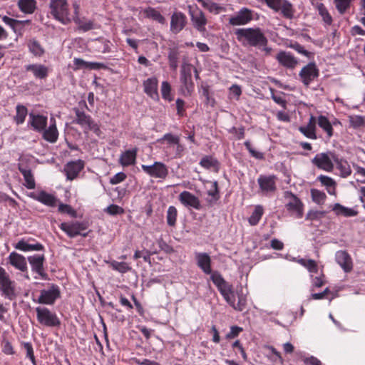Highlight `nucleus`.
Returning a JSON list of instances; mask_svg holds the SVG:
<instances>
[{
  "label": "nucleus",
  "mask_w": 365,
  "mask_h": 365,
  "mask_svg": "<svg viewBox=\"0 0 365 365\" xmlns=\"http://www.w3.org/2000/svg\"><path fill=\"white\" fill-rule=\"evenodd\" d=\"M235 34L237 41L244 46L257 48L264 51L266 56L271 54L272 49L268 46V39L261 28L237 29L235 31Z\"/></svg>",
  "instance_id": "nucleus-1"
},
{
  "label": "nucleus",
  "mask_w": 365,
  "mask_h": 365,
  "mask_svg": "<svg viewBox=\"0 0 365 365\" xmlns=\"http://www.w3.org/2000/svg\"><path fill=\"white\" fill-rule=\"evenodd\" d=\"M84 109H88L86 101L81 100L78 102V106L73 108L75 113V118L72 123L78 124L84 128V133L88 130L93 131L97 136H100L101 130L99 125L93 120L92 117L86 114Z\"/></svg>",
  "instance_id": "nucleus-2"
},
{
  "label": "nucleus",
  "mask_w": 365,
  "mask_h": 365,
  "mask_svg": "<svg viewBox=\"0 0 365 365\" xmlns=\"http://www.w3.org/2000/svg\"><path fill=\"white\" fill-rule=\"evenodd\" d=\"M194 66L188 62H183L180 70V92L184 96H190L194 91L195 84L192 78Z\"/></svg>",
  "instance_id": "nucleus-3"
},
{
  "label": "nucleus",
  "mask_w": 365,
  "mask_h": 365,
  "mask_svg": "<svg viewBox=\"0 0 365 365\" xmlns=\"http://www.w3.org/2000/svg\"><path fill=\"white\" fill-rule=\"evenodd\" d=\"M49 7L51 14L55 19L63 24L71 23L69 17L68 4L66 0H51Z\"/></svg>",
  "instance_id": "nucleus-4"
},
{
  "label": "nucleus",
  "mask_w": 365,
  "mask_h": 365,
  "mask_svg": "<svg viewBox=\"0 0 365 365\" xmlns=\"http://www.w3.org/2000/svg\"><path fill=\"white\" fill-rule=\"evenodd\" d=\"M0 292L6 299L14 300L16 298V282L12 280L6 271L0 266Z\"/></svg>",
  "instance_id": "nucleus-5"
},
{
  "label": "nucleus",
  "mask_w": 365,
  "mask_h": 365,
  "mask_svg": "<svg viewBox=\"0 0 365 365\" xmlns=\"http://www.w3.org/2000/svg\"><path fill=\"white\" fill-rule=\"evenodd\" d=\"M61 297L60 287L56 284H48V289L40 291V295L34 302L41 304L53 305L57 299Z\"/></svg>",
  "instance_id": "nucleus-6"
},
{
  "label": "nucleus",
  "mask_w": 365,
  "mask_h": 365,
  "mask_svg": "<svg viewBox=\"0 0 365 365\" xmlns=\"http://www.w3.org/2000/svg\"><path fill=\"white\" fill-rule=\"evenodd\" d=\"M36 319L42 326L47 327H58L61 325V320L55 312H51L45 307L36 308Z\"/></svg>",
  "instance_id": "nucleus-7"
},
{
  "label": "nucleus",
  "mask_w": 365,
  "mask_h": 365,
  "mask_svg": "<svg viewBox=\"0 0 365 365\" xmlns=\"http://www.w3.org/2000/svg\"><path fill=\"white\" fill-rule=\"evenodd\" d=\"M284 197L285 199L289 200L285 205L289 212L294 214L297 218L302 217L304 215V204L302 200L291 191H285Z\"/></svg>",
  "instance_id": "nucleus-8"
},
{
  "label": "nucleus",
  "mask_w": 365,
  "mask_h": 365,
  "mask_svg": "<svg viewBox=\"0 0 365 365\" xmlns=\"http://www.w3.org/2000/svg\"><path fill=\"white\" fill-rule=\"evenodd\" d=\"M299 76L304 85L308 86L314 78L319 77V70L316 63L311 61L301 69Z\"/></svg>",
  "instance_id": "nucleus-9"
},
{
  "label": "nucleus",
  "mask_w": 365,
  "mask_h": 365,
  "mask_svg": "<svg viewBox=\"0 0 365 365\" xmlns=\"http://www.w3.org/2000/svg\"><path fill=\"white\" fill-rule=\"evenodd\" d=\"M143 170L150 177L165 179L168 175V167L162 162H155L151 165H142Z\"/></svg>",
  "instance_id": "nucleus-10"
},
{
  "label": "nucleus",
  "mask_w": 365,
  "mask_h": 365,
  "mask_svg": "<svg viewBox=\"0 0 365 365\" xmlns=\"http://www.w3.org/2000/svg\"><path fill=\"white\" fill-rule=\"evenodd\" d=\"M60 229L66 233V235L73 238L79 235L81 232L86 230L88 228L87 222H62L59 225Z\"/></svg>",
  "instance_id": "nucleus-11"
},
{
  "label": "nucleus",
  "mask_w": 365,
  "mask_h": 365,
  "mask_svg": "<svg viewBox=\"0 0 365 365\" xmlns=\"http://www.w3.org/2000/svg\"><path fill=\"white\" fill-rule=\"evenodd\" d=\"M189 14L193 27L199 32L204 33L206 31L205 26L207 24V20L203 11L197 7L195 10H192L191 6H189Z\"/></svg>",
  "instance_id": "nucleus-12"
},
{
  "label": "nucleus",
  "mask_w": 365,
  "mask_h": 365,
  "mask_svg": "<svg viewBox=\"0 0 365 365\" xmlns=\"http://www.w3.org/2000/svg\"><path fill=\"white\" fill-rule=\"evenodd\" d=\"M27 259L34 272L40 275L43 279L46 280L48 279V274L45 272L43 267L46 261L43 254L29 256Z\"/></svg>",
  "instance_id": "nucleus-13"
},
{
  "label": "nucleus",
  "mask_w": 365,
  "mask_h": 365,
  "mask_svg": "<svg viewBox=\"0 0 365 365\" xmlns=\"http://www.w3.org/2000/svg\"><path fill=\"white\" fill-rule=\"evenodd\" d=\"M253 19V11L243 7L235 16L229 19V24L232 26L245 25Z\"/></svg>",
  "instance_id": "nucleus-14"
},
{
  "label": "nucleus",
  "mask_w": 365,
  "mask_h": 365,
  "mask_svg": "<svg viewBox=\"0 0 365 365\" xmlns=\"http://www.w3.org/2000/svg\"><path fill=\"white\" fill-rule=\"evenodd\" d=\"M187 24V18L182 11H175L170 17V31L174 34H179Z\"/></svg>",
  "instance_id": "nucleus-15"
},
{
  "label": "nucleus",
  "mask_w": 365,
  "mask_h": 365,
  "mask_svg": "<svg viewBox=\"0 0 365 365\" xmlns=\"http://www.w3.org/2000/svg\"><path fill=\"white\" fill-rule=\"evenodd\" d=\"M29 116L28 126L31 127L33 130L41 133L47 127L48 118L46 115L31 112Z\"/></svg>",
  "instance_id": "nucleus-16"
},
{
  "label": "nucleus",
  "mask_w": 365,
  "mask_h": 365,
  "mask_svg": "<svg viewBox=\"0 0 365 365\" xmlns=\"http://www.w3.org/2000/svg\"><path fill=\"white\" fill-rule=\"evenodd\" d=\"M84 166L85 163L81 159L68 162L64 167V172L67 179L73 180L76 178L79 173L84 168Z\"/></svg>",
  "instance_id": "nucleus-17"
},
{
  "label": "nucleus",
  "mask_w": 365,
  "mask_h": 365,
  "mask_svg": "<svg viewBox=\"0 0 365 365\" xmlns=\"http://www.w3.org/2000/svg\"><path fill=\"white\" fill-rule=\"evenodd\" d=\"M29 197L51 207H56L58 202V200L55 195L50 194L45 190H41L38 193L31 192Z\"/></svg>",
  "instance_id": "nucleus-18"
},
{
  "label": "nucleus",
  "mask_w": 365,
  "mask_h": 365,
  "mask_svg": "<svg viewBox=\"0 0 365 365\" xmlns=\"http://www.w3.org/2000/svg\"><path fill=\"white\" fill-rule=\"evenodd\" d=\"M312 163L319 169L331 172L334 169V164L327 153H322L315 155Z\"/></svg>",
  "instance_id": "nucleus-19"
},
{
  "label": "nucleus",
  "mask_w": 365,
  "mask_h": 365,
  "mask_svg": "<svg viewBox=\"0 0 365 365\" xmlns=\"http://www.w3.org/2000/svg\"><path fill=\"white\" fill-rule=\"evenodd\" d=\"M178 199L187 207H192L195 210H200L202 208L199 198L188 191H182L179 195Z\"/></svg>",
  "instance_id": "nucleus-20"
},
{
  "label": "nucleus",
  "mask_w": 365,
  "mask_h": 365,
  "mask_svg": "<svg viewBox=\"0 0 365 365\" xmlns=\"http://www.w3.org/2000/svg\"><path fill=\"white\" fill-rule=\"evenodd\" d=\"M276 176L260 175L257 179L259 188L263 192H274L276 187Z\"/></svg>",
  "instance_id": "nucleus-21"
},
{
  "label": "nucleus",
  "mask_w": 365,
  "mask_h": 365,
  "mask_svg": "<svg viewBox=\"0 0 365 365\" xmlns=\"http://www.w3.org/2000/svg\"><path fill=\"white\" fill-rule=\"evenodd\" d=\"M335 259L345 272H350L352 270L353 262L347 251H337L335 255Z\"/></svg>",
  "instance_id": "nucleus-22"
},
{
  "label": "nucleus",
  "mask_w": 365,
  "mask_h": 365,
  "mask_svg": "<svg viewBox=\"0 0 365 365\" xmlns=\"http://www.w3.org/2000/svg\"><path fill=\"white\" fill-rule=\"evenodd\" d=\"M144 92L152 99L155 101L159 100L158 92V81L155 76L145 80L143 83Z\"/></svg>",
  "instance_id": "nucleus-23"
},
{
  "label": "nucleus",
  "mask_w": 365,
  "mask_h": 365,
  "mask_svg": "<svg viewBox=\"0 0 365 365\" xmlns=\"http://www.w3.org/2000/svg\"><path fill=\"white\" fill-rule=\"evenodd\" d=\"M276 59L280 65L289 69L294 68L298 64L297 59L291 53L284 51H280Z\"/></svg>",
  "instance_id": "nucleus-24"
},
{
  "label": "nucleus",
  "mask_w": 365,
  "mask_h": 365,
  "mask_svg": "<svg viewBox=\"0 0 365 365\" xmlns=\"http://www.w3.org/2000/svg\"><path fill=\"white\" fill-rule=\"evenodd\" d=\"M29 241H35L33 238H29L27 241L24 239L20 240L16 244L14 245V248L22 252L29 251H43L44 246L40 243L36 242L35 244L29 243Z\"/></svg>",
  "instance_id": "nucleus-25"
},
{
  "label": "nucleus",
  "mask_w": 365,
  "mask_h": 365,
  "mask_svg": "<svg viewBox=\"0 0 365 365\" xmlns=\"http://www.w3.org/2000/svg\"><path fill=\"white\" fill-rule=\"evenodd\" d=\"M9 263L23 272L27 271V262L24 256L16 252H12L8 257Z\"/></svg>",
  "instance_id": "nucleus-26"
},
{
  "label": "nucleus",
  "mask_w": 365,
  "mask_h": 365,
  "mask_svg": "<svg viewBox=\"0 0 365 365\" xmlns=\"http://www.w3.org/2000/svg\"><path fill=\"white\" fill-rule=\"evenodd\" d=\"M195 259L197 266L202 270L205 274H210L212 273V261L210 255L207 253L197 252L195 253Z\"/></svg>",
  "instance_id": "nucleus-27"
},
{
  "label": "nucleus",
  "mask_w": 365,
  "mask_h": 365,
  "mask_svg": "<svg viewBox=\"0 0 365 365\" xmlns=\"http://www.w3.org/2000/svg\"><path fill=\"white\" fill-rule=\"evenodd\" d=\"M50 123L48 128H46L41 133H42V137L45 140L51 143H53L58 140V131L56 128V120L54 118H51Z\"/></svg>",
  "instance_id": "nucleus-28"
},
{
  "label": "nucleus",
  "mask_w": 365,
  "mask_h": 365,
  "mask_svg": "<svg viewBox=\"0 0 365 365\" xmlns=\"http://www.w3.org/2000/svg\"><path fill=\"white\" fill-rule=\"evenodd\" d=\"M26 71L33 73L34 76L38 79H45L48 77L49 70L48 68L43 64H29L25 66Z\"/></svg>",
  "instance_id": "nucleus-29"
},
{
  "label": "nucleus",
  "mask_w": 365,
  "mask_h": 365,
  "mask_svg": "<svg viewBox=\"0 0 365 365\" xmlns=\"http://www.w3.org/2000/svg\"><path fill=\"white\" fill-rule=\"evenodd\" d=\"M18 168L19 172L24 176L25 180V187L28 189H34L36 182L31 170L26 165L19 164Z\"/></svg>",
  "instance_id": "nucleus-30"
},
{
  "label": "nucleus",
  "mask_w": 365,
  "mask_h": 365,
  "mask_svg": "<svg viewBox=\"0 0 365 365\" xmlns=\"http://www.w3.org/2000/svg\"><path fill=\"white\" fill-rule=\"evenodd\" d=\"M316 123V118L312 115L307 125L306 126H300L299 130L307 138L315 140L317 138Z\"/></svg>",
  "instance_id": "nucleus-31"
},
{
  "label": "nucleus",
  "mask_w": 365,
  "mask_h": 365,
  "mask_svg": "<svg viewBox=\"0 0 365 365\" xmlns=\"http://www.w3.org/2000/svg\"><path fill=\"white\" fill-rule=\"evenodd\" d=\"M137 153V148H135L132 150H125L120 155L119 158V163L123 167L134 165L136 160Z\"/></svg>",
  "instance_id": "nucleus-32"
},
{
  "label": "nucleus",
  "mask_w": 365,
  "mask_h": 365,
  "mask_svg": "<svg viewBox=\"0 0 365 365\" xmlns=\"http://www.w3.org/2000/svg\"><path fill=\"white\" fill-rule=\"evenodd\" d=\"M311 3L312 6L318 11L319 14L322 18L323 21L330 26L333 22V19L330 15L329 11L323 3L319 2L317 0H312Z\"/></svg>",
  "instance_id": "nucleus-33"
},
{
  "label": "nucleus",
  "mask_w": 365,
  "mask_h": 365,
  "mask_svg": "<svg viewBox=\"0 0 365 365\" xmlns=\"http://www.w3.org/2000/svg\"><path fill=\"white\" fill-rule=\"evenodd\" d=\"M200 165L205 169L212 168L215 173H218L220 169V163L217 159L212 155H205L199 163Z\"/></svg>",
  "instance_id": "nucleus-34"
},
{
  "label": "nucleus",
  "mask_w": 365,
  "mask_h": 365,
  "mask_svg": "<svg viewBox=\"0 0 365 365\" xmlns=\"http://www.w3.org/2000/svg\"><path fill=\"white\" fill-rule=\"evenodd\" d=\"M74 9V16L73 17V21L78 25V28L83 31H88L89 30L93 29V24L92 21H89L86 23H82L81 20L79 18V5L78 4H73Z\"/></svg>",
  "instance_id": "nucleus-35"
},
{
  "label": "nucleus",
  "mask_w": 365,
  "mask_h": 365,
  "mask_svg": "<svg viewBox=\"0 0 365 365\" xmlns=\"http://www.w3.org/2000/svg\"><path fill=\"white\" fill-rule=\"evenodd\" d=\"M332 210L335 212L336 215L344 217H354L358 215V212L351 208L346 207L340 203H335L332 207Z\"/></svg>",
  "instance_id": "nucleus-36"
},
{
  "label": "nucleus",
  "mask_w": 365,
  "mask_h": 365,
  "mask_svg": "<svg viewBox=\"0 0 365 365\" xmlns=\"http://www.w3.org/2000/svg\"><path fill=\"white\" fill-rule=\"evenodd\" d=\"M36 0H19L18 6L19 10L26 14H33L37 8Z\"/></svg>",
  "instance_id": "nucleus-37"
},
{
  "label": "nucleus",
  "mask_w": 365,
  "mask_h": 365,
  "mask_svg": "<svg viewBox=\"0 0 365 365\" xmlns=\"http://www.w3.org/2000/svg\"><path fill=\"white\" fill-rule=\"evenodd\" d=\"M143 14L145 18L158 21L161 24H164L166 21L165 18L155 8L148 6L143 10Z\"/></svg>",
  "instance_id": "nucleus-38"
},
{
  "label": "nucleus",
  "mask_w": 365,
  "mask_h": 365,
  "mask_svg": "<svg viewBox=\"0 0 365 365\" xmlns=\"http://www.w3.org/2000/svg\"><path fill=\"white\" fill-rule=\"evenodd\" d=\"M29 51L36 57H41L45 53V49L36 38L30 39L27 43Z\"/></svg>",
  "instance_id": "nucleus-39"
},
{
  "label": "nucleus",
  "mask_w": 365,
  "mask_h": 365,
  "mask_svg": "<svg viewBox=\"0 0 365 365\" xmlns=\"http://www.w3.org/2000/svg\"><path fill=\"white\" fill-rule=\"evenodd\" d=\"M317 124L324 132H326L329 138L333 135L334 129L332 124L327 116L323 115H319L317 119Z\"/></svg>",
  "instance_id": "nucleus-40"
},
{
  "label": "nucleus",
  "mask_w": 365,
  "mask_h": 365,
  "mask_svg": "<svg viewBox=\"0 0 365 365\" xmlns=\"http://www.w3.org/2000/svg\"><path fill=\"white\" fill-rule=\"evenodd\" d=\"M180 58V51L178 47L170 48L168 49V59L170 68L175 71L178 66Z\"/></svg>",
  "instance_id": "nucleus-41"
},
{
  "label": "nucleus",
  "mask_w": 365,
  "mask_h": 365,
  "mask_svg": "<svg viewBox=\"0 0 365 365\" xmlns=\"http://www.w3.org/2000/svg\"><path fill=\"white\" fill-rule=\"evenodd\" d=\"M197 2L200 3L202 7L207 9L210 13L215 14H220L224 9L219 4L212 2L210 0H197Z\"/></svg>",
  "instance_id": "nucleus-42"
},
{
  "label": "nucleus",
  "mask_w": 365,
  "mask_h": 365,
  "mask_svg": "<svg viewBox=\"0 0 365 365\" xmlns=\"http://www.w3.org/2000/svg\"><path fill=\"white\" fill-rule=\"evenodd\" d=\"M28 114V109L25 106L18 104L16 107V115L14 120L17 125H21L25 121Z\"/></svg>",
  "instance_id": "nucleus-43"
},
{
  "label": "nucleus",
  "mask_w": 365,
  "mask_h": 365,
  "mask_svg": "<svg viewBox=\"0 0 365 365\" xmlns=\"http://www.w3.org/2000/svg\"><path fill=\"white\" fill-rule=\"evenodd\" d=\"M349 127L354 129H359L365 126V116L354 115H349Z\"/></svg>",
  "instance_id": "nucleus-44"
},
{
  "label": "nucleus",
  "mask_w": 365,
  "mask_h": 365,
  "mask_svg": "<svg viewBox=\"0 0 365 365\" xmlns=\"http://www.w3.org/2000/svg\"><path fill=\"white\" fill-rule=\"evenodd\" d=\"M207 195L211 197L207 202L209 205L212 206L220 197L217 181L212 183V189L207 191Z\"/></svg>",
  "instance_id": "nucleus-45"
},
{
  "label": "nucleus",
  "mask_w": 365,
  "mask_h": 365,
  "mask_svg": "<svg viewBox=\"0 0 365 365\" xmlns=\"http://www.w3.org/2000/svg\"><path fill=\"white\" fill-rule=\"evenodd\" d=\"M178 217V210L175 206H170L167 210L166 220L169 227H174L176 226Z\"/></svg>",
  "instance_id": "nucleus-46"
},
{
  "label": "nucleus",
  "mask_w": 365,
  "mask_h": 365,
  "mask_svg": "<svg viewBox=\"0 0 365 365\" xmlns=\"http://www.w3.org/2000/svg\"><path fill=\"white\" fill-rule=\"evenodd\" d=\"M288 47L293 48L297 52H298L300 54H302L307 57L309 59H313L314 57V53L310 51H308L307 50L304 49V46H302L301 44H299L297 41H291L289 44L287 45Z\"/></svg>",
  "instance_id": "nucleus-47"
},
{
  "label": "nucleus",
  "mask_w": 365,
  "mask_h": 365,
  "mask_svg": "<svg viewBox=\"0 0 365 365\" xmlns=\"http://www.w3.org/2000/svg\"><path fill=\"white\" fill-rule=\"evenodd\" d=\"M263 212L264 210L262 206L257 205L251 216L248 219L249 223L252 226L257 225L259 223Z\"/></svg>",
  "instance_id": "nucleus-48"
},
{
  "label": "nucleus",
  "mask_w": 365,
  "mask_h": 365,
  "mask_svg": "<svg viewBox=\"0 0 365 365\" xmlns=\"http://www.w3.org/2000/svg\"><path fill=\"white\" fill-rule=\"evenodd\" d=\"M280 10L284 17L289 19H292L294 17V9L289 1L283 0Z\"/></svg>",
  "instance_id": "nucleus-49"
},
{
  "label": "nucleus",
  "mask_w": 365,
  "mask_h": 365,
  "mask_svg": "<svg viewBox=\"0 0 365 365\" xmlns=\"http://www.w3.org/2000/svg\"><path fill=\"white\" fill-rule=\"evenodd\" d=\"M109 264L113 269L123 274L131 270V267H130L128 264L125 262H117L113 260Z\"/></svg>",
  "instance_id": "nucleus-50"
},
{
  "label": "nucleus",
  "mask_w": 365,
  "mask_h": 365,
  "mask_svg": "<svg viewBox=\"0 0 365 365\" xmlns=\"http://www.w3.org/2000/svg\"><path fill=\"white\" fill-rule=\"evenodd\" d=\"M310 192L312 199L315 203L318 205H322L324 203L325 200L327 199L325 192L314 188L311 189Z\"/></svg>",
  "instance_id": "nucleus-51"
},
{
  "label": "nucleus",
  "mask_w": 365,
  "mask_h": 365,
  "mask_svg": "<svg viewBox=\"0 0 365 365\" xmlns=\"http://www.w3.org/2000/svg\"><path fill=\"white\" fill-rule=\"evenodd\" d=\"M58 206V211L60 213L68 214L73 218L77 217L76 210H75L70 205L64 204L61 202H59Z\"/></svg>",
  "instance_id": "nucleus-52"
},
{
  "label": "nucleus",
  "mask_w": 365,
  "mask_h": 365,
  "mask_svg": "<svg viewBox=\"0 0 365 365\" xmlns=\"http://www.w3.org/2000/svg\"><path fill=\"white\" fill-rule=\"evenodd\" d=\"M299 262L300 263V264L306 267L309 272H318V266L315 260L306 259L302 258L299 260Z\"/></svg>",
  "instance_id": "nucleus-53"
},
{
  "label": "nucleus",
  "mask_w": 365,
  "mask_h": 365,
  "mask_svg": "<svg viewBox=\"0 0 365 365\" xmlns=\"http://www.w3.org/2000/svg\"><path fill=\"white\" fill-rule=\"evenodd\" d=\"M21 345L26 351V357L30 359L33 365H36V361L34 355V348L31 342H21Z\"/></svg>",
  "instance_id": "nucleus-54"
},
{
  "label": "nucleus",
  "mask_w": 365,
  "mask_h": 365,
  "mask_svg": "<svg viewBox=\"0 0 365 365\" xmlns=\"http://www.w3.org/2000/svg\"><path fill=\"white\" fill-rule=\"evenodd\" d=\"M338 170L341 172V176L342 178H346L349 176L351 173V169L350 165L348 164V162L345 160H343L340 163H338L336 165Z\"/></svg>",
  "instance_id": "nucleus-55"
},
{
  "label": "nucleus",
  "mask_w": 365,
  "mask_h": 365,
  "mask_svg": "<svg viewBox=\"0 0 365 365\" xmlns=\"http://www.w3.org/2000/svg\"><path fill=\"white\" fill-rule=\"evenodd\" d=\"M170 92V84L168 81H163L161 85V93L163 98L168 101L169 102L172 101L173 100V98L171 96Z\"/></svg>",
  "instance_id": "nucleus-56"
},
{
  "label": "nucleus",
  "mask_w": 365,
  "mask_h": 365,
  "mask_svg": "<svg viewBox=\"0 0 365 365\" xmlns=\"http://www.w3.org/2000/svg\"><path fill=\"white\" fill-rule=\"evenodd\" d=\"M244 145L253 158L257 160H262L264 158V153L255 150L252 146L251 142L250 140H246L244 143Z\"/></svg>",
  "instance_id": "nucleus-57"
},
{
  "label": "nucleus",
  "mask_w": 365,
  "mask_h": 365,
  "mask_svg": "<svg viewBox=\"0 0 365 365\" xmlns=\"http://www.w3.org/2000/svg\"><path fill=\"white\" fill-rule=\"evenodd\" d=\"M202 96L205 98V103L214 107L215 100L210 96V86L208 85L202 86Z\"/></svg>",
  "instance_id": "nucleus-58"
},
{
  "label": "nucleus",
  "mask_w": 365,
  "mask_h": 365,
  "mask_svg": "<svg viewBox=\"0 0 365 365\" xmlns=\"http://www.w3.org/2000/svg\"><path fill=\"white\" fill-rule=\"evenodd\" d=\"M338 11L343 14L350 7L351 0H334Z\"/></svg>",
  "instance_id": "nucleus-59"
},
{
  "label": "nucleus",
  "mask_w": 365,
  "mask_h": 365,
  "mask_svg": "<svg viewBox=\"0 0 365 365\" xmlns=\"http://www.w3.org/2000/svg\"><path fill=\"white\" fill-rule=\"evenodd\" d=\"M158 245L160 250L163 251L166 254H172L175 252L173 247L168 244L163 237H160L157 240Z\"/></svg>",
  "instance_id": "nucleus-60"
},
{
  "label": "nucleus",
  "mask_w": 365,
  "mask_h": 365,
  "mask_svg": "<svg viewBox=\"0 0 365 365\" xmlns=\"http://www.w3.org/2000/svg\"><path fill=\"white\" fill-rule=\"evenodd\" d=\"M211 274L210 279L217 287H220L222 284H225L226 281L219 272L215 271Z\"/></svg>",
  "instance_id": "nucleus-61"
},
{
  "label": "nucleus",
  "mask_w": 365,
  "mask_h": 365,
  "mask_svg": "<svg viewBox=\"0 0 365 365\" xmlns=\"http://www.w3.org/2000/svg\"><path fill=\"white\" fill-rule=\"evenodd\" d=\"M105 211L110 215H117L124 213L123 208L115 204H112L107 207Z\"/></svg>",
  "instance_id": "nucleus-62"
},
{
  "label": "nucleus",
  "mask_w": 365,
  "mask_h": 365,
  "mask_svg": "<svg viewBox=\"0 0 365 365\" xmlns=\"http://www.w3.org/2000/svg\"><path fill=\"white\" fill-rule=\"evenodd\" d=\"M243 331V329L238 326H232L230 331L226 334L225 338L227 339H232L237 337L239 334Z\"/></svg>",
  "instance_id": "nucleus-63"
},
{
  "label": "nucleus",
  "mask_w": 365,
  "mask_h": 365,
  "mask_svg": "<svg viewBox=\"0 0 365 365\" xmlns=\"http://www.w3.org/2000/svg\"><path fill=\"white\" fill-rule=\"evenodd\" d=\"M317 180L327 187H336V182L330 177L321 175L317 178Z\"/></svg>",
  "instance_id": "nucleus-64"
}]
</instances>
